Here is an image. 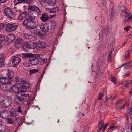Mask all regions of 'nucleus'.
I'll return each mask as SVG.
<instances>
[{
    "instance_id": "obj_1",
    "label": "nucleus",
    "mask_w": 132,
    "mask_h": 132,
    "mask_svg": "<svg viewBox=\"0 0 132 132\" xmlns=\"http://www.w3.org/2000/svg\"><path fill=\"white\" fill-rule=\"evenodd\" d=\"M23 85L21 86L19 85L18 83L13 86L12 87L13 91L16 93L18 92L19 90V89L21 92L24 93L26 92L27 89L29 87V85L28 83L24 81H23Z\"/></svg>"
},
{
    "instance_id": "obj_2",
    "label": "nucleus",
    "mask_w": 132,
    "mask_h": 132,
    "mask_svg": "<svg viewBox=\"0 0 132 132\" xmlns=\"http://www.w3.org/2000/svg\"><path fill=\"white\" fill-rule=\"evenodd\" d=\"M22 56L23 58H27L30 57V64L33 65H37L39 62V59L37 57H34V55L33 54L24 53L22 55Z\"/></svg>"
},
{
    "instance_id": "obj_3",
    "label": "nucleus",
    "mask_w": 132,
    "mask_h": 132,
    "mask_svg": "<svg viewBox=\"0 0 132 132\" xmlns=\"http://www.w3.org/2000/svg\"><path fill=\"white\" fill-rule=\"evenodd\" d=\"M23 24L25 26L31 28H34L37 27V23L34 21H32L29 19H27L25 20L23 22Z\"/></svg>"
},
{
    "instance_id": "obj_4",
    "label": "nucleus",
    "mask_w": 132,
    "mask_h": 132,
    "mask_svg": "<svg viewBox=\"0 0 132 132\" xmlns=\"http://www.w3.org/2000/svg\"><path fill=\"white\" fill-rule=\"evenodd\" d=\"M121 15L122 17L124 18L125 22H129L131 20L132 17L130 16V13L124 7L122 10Z\"/></svg>"
},
{
    "instance_id": "obj_5",
    "label": "nucleus",
    "mask_w": 132,
    "mask_h": 132,
    "mask_svg": "<svg viewBox=\"0 0 132 132\" xmlns=\"http://www.w3.org/2000/svg\"><path fill=\"white\" fill-rule=\"evenodd\" d=\"M18 26L13 23H9L6 24V31L7 32H11L15 30Z\"/></svg>"
},
{
    "instance_id": "obj_6",
    "label": "nucleus",
    "mask_w": 132,
    "mask_h": 132,
    "mask_svg": "<svg viewBox=\"0 0 132 132\" xmlns=\"http://www.w3.org/2000/svg\"><path fill=\"white\" fill-rule=\"evenodd\" d=\"M4 13L5 15L10 19L14 18V14L12 11L11 9L9 7L5 8L4 10Z\"/></svg>"
},
{
    "instance_id": "obj_7",
    "label": "nucleus",
    "mask_w": 132,
    "mask_h": 132,
    "mask_svg": "<svg viewBox=\"0 0 132 132\" xmlns=\"http://www.w3.org/2000/svg\"><path fill=\"white\" fill-rule=\"evenodd\" d=\"M27 100L26 99L22 98L19 96L16 95L14 98L15 103L19 105H20L23 103Z\"/></svg>"
},
{
    "instance_id": "obj_8",
    "label": "nucleus",
    "mask_w": 132,
    "mask_h": 132,
    "mask_svg": "<svg viewBox=\"0 0 132 132\" xmlns=\"http://www.w3.org/2000/svg\"><path fill=\"white\" fill-rule=\"evenodd\" d=\"M121 85V88L124 89V87H127L132 84V80H126L121 81L119 84Z\"/></svg>"
},
{
    "instance_id": "obj_9",
    "label": "nucleus",
    "mask_w": 132,
    "mask_h": 132,
    "mask_svg": "<svg viewBox=\"0 0 132 132\" xmlns=\"http://www.w3.org/2000/svg\"><path fill=\"white\" fill-rule=\"evenodd\" d=\"M40 27L43 32H47L49 29V25L47 23H41L40 25Z\"/></svg>"
},
{
    "instance_id": "obj_10",
    "label": "nucleus",
    "mask_w": 132,
    "mask_h": 132,
    "mask_svg": "<svg viewBox=\"0 0 132 132\" xmlns=\"http://www.w3.org/2000/svg\"><path fill=\"white\" fill-rule=\"evenodd\" d=\"M16 37L13 33H11L8 35L6 37L7 41L9 43L13 42L15 39Z\"/></svg>"
},
{
    "instance_id": "obj_11",
    "label": "nucleus",
    "mask_w": 132,
    "mask_h": 132,
    "mask_svg": "<svg viewBox=\"0 0 132 132\" xmlns=\"http://www.w3.org/2000/svg\"><path fill=\"white\" fill-rule=\"evenodd\" d=\"M25 44L27 47L29 48L34 49L37 47V43L36 42H26L25 43Z\"/></svg>"
},
{
    "instance_id": "obj_12",
    "label": "nucleus",
    "mask_w": 132,
    "mask_h": 132,
    "mask_svg": "<svg viewBox=\"0 0 132 132\" xmlns=\"http://www.w3.org/2000/svg\"><path fill=\"white\" fill-rule=\"evenodd\" d=\"M21 61V59L20 57L17 56L14 57L11 61L12 64L13 65V66H16Z\"/></svg>"
},
{
    "instance_id": "obj_13",
    "label": "nucleus",
    "mask_w": 132,
    "mask_h": 132,
    "mask_svg": "<svg viewBox=\"0 0 132 132\" xmlns=\"http://www.w3.org/2000/svg\"><path fill=\"white\" fill-rule=\"evenodd\" d=\"M29 10H30L37 12L38 13H40V11L39 8L35 5H30L28 8Z\"/></svg>"
},
{
    "instance_id": "obj_14",
    "label": "nucleus",
    "mask_w": 132,
    "mask_h": 132,
    "mask_svg": "<svg viewBox=\"0 0 132 132\" xmlns=\"http://www.w3.org/2000/svg\"><path fill=\"white\" fill-rule=\"evenodd\" d=\"M8 102H9L7 101V103L6 102L5 103L4 101H1L0 102V108L2 109H4L10 106L11 104V102H10L9 104H7Z\"/></svg>"
},
{
    "instance_id": "obj_15",
    "label": "nucleus",
    "mask_w": 132,
    "mask_h": 132,
    "mask_svg": "<svg viewBox=\"0 0 132 132\" xmlns=\"http://www.w3.org/2000/svg\"><path fill=\"white\" fill-rule=\"evenodd\" d=\"M23 43V41L22 39L19 38L15 41V45L16 47H19L22 45Z\"/></svg>"
},
{
    "instance_id": "obj_16",
    "label": "nucleus",
    "mask_w": 132,
    "mask_h": 132,
    "mask_svg": "<svg viewBox=\"0 0 132 132\" xmlns=\"http://www.w3.org/2000/svg\"><path fill=\"white\" fill-rule=\"evenodd\" d=\"M24 36L26 39L31 41H35L36 38L32 35H30L28 34H24Z\"/></svg>"
},
{
    "instance_id": "obj_17",
    "label": "nucleus",
    "mask_w": 132,
    "mask_h": 132,
    "mask_svg": "<svg viewBox=\"0 0 132 132\" xmlns=\"http://www.w3.org/2000/svg\"><path fill=\"white\" fill-rule=\"evenodd\" d=\"M40 19L42 22H45L48 20L49 17L47 14L44 13L42 14V16L40 17Z\"/></svg>"
},
{
    "instance_id": "obj_18",
    "label": "nucleus",
    "mask_w": 132,
    "mask_h": 132,
    "mask_svg": "<svg viewBox=\"0 0 132 132\" xmlns=\"http://www.w3.org/2000/svg\"><path fill=\"white\" fill-rule=\"evenodd\" d=\"M0 82L4 84H10V80L9 78L2 77L0 79Z\"/></svg>"
},
{
    "instance_id": "obj_19",
    "label": "nucleus",
    "mask_w": 132,
    "mask_h": 132,
    "mask_svg": "<svg viewBox=\"0 0 132 132\" xmlns=\"http://www.w3.org/2000/svg\"><path fill=\"white\" fill-rule=\"evenodd\" d=\"M7 76L9 78H13L14 75V73L13 71L11 70L7 69V72L6 73Z\"/></svg>"
},
{
    "instance_id": "obj_20",
    "label": "nucleus",
    "mask_w": 132,
    "mask_h": 132,
    "mask_svg": "<svg viewBox=\"0 0 132 132\" xmlns=\"http://www.w3.org/2000/svg\"><path fill=\"white\" fill-rule=\"evenodd\" d=\"M36 43H37V46L39 48H44L46 46L45 43L42 41H39L37 42H36Z\"/></svg>"
},
{
    "instance_id": "obj_21",
    "label": "nucleus",
    "mask_w": 132,
    "mask_h": 132,
    "mask_svg": "<svg viewBox=\"0 0 132 132\" xmlns=\"http://www.w3.org/2000/svg\"><path fill=\"white\" fill-rule=\"evenodd\" d=\"M48 25L50 27V29H53L56 25V23L55 21L52 20L50 21Z\"/></svg>"
},
{
    "instance_id": "obj_22",
    "label": "nucleus",
    "mask_w": 132,
    "mask_h": 132,
    "mask_svg": "<svg viewBox=\"0 0 132 132\" xmlns=\"http://www.w3.org/2000/svg\"><path fill=\"white\" fill-rule=\"evenodd\" d=\"M17 115V112L14 109H12L10 112L9 116L10 117H15Z\"/></svg>"
},
{
    "instance_id": "obj_23",
    "label": "nucleus",
    "mask_w": 132,
    "mask_h": 132,
    "mask_svg": "<svg viewBox=\"0 0 132 132\" xmlns=\"http://www.w3.org/2000/svg\"><path fill=\"white\" fill-rule=\"evenodd\" d=\"M27 15L26 13H22L19 16L18 19L20 20H23L26 18Z\"/></svg>"
},
{
    "instance_id": "obj_24",
    "label": "nucleus",
    "mask_w": 132,
    "mask_h": 132,
    "mask_svg": "<svg viewBox=\"0 0 132 132\" xmlns=\"http://www.w3.org/2000/svg\"><path fill=\"white\" fill-rule=\"evenodd\" d=\"M34 33L39 36H42L43 35V34L38 29H35L34 30Z\"/></svg>"
},
{
    "instance_id": "obj_25",
    "label": "nucleus",
    "mask_w": 132,
    "mask_h": 132,
    "mask_svg": "<svg viewBox=\"0 0 132 132\" xmlns=\"http://www.w3.org/2000/svg\"><path fill=\"white\" fill-rule=\"evenodd\" d=\"M56 0H47V3L50 6H54L56 3Z\"/></svg>"
},
{
    "instance_id": "obj_26",
    "label": "nucleus",
    "mask_w": 132,
    "mask_h": 132,
    "mask_svg": "<svg viewBox=\"0 0 132 132\" xmlns=\"http://www.w3.org/2000/svg\"><path fill=\"white\" fill-rule=\"evenodd\" d=\"M7 112L5 110H4L0 113V117L2 118H4L6 116Z\"/></svg>"
},
{
    "instance_id": "obj_27",
    "label": "nucleus",
    "mask_w": 132,
    "mask_h": 132,
    "mask_svg": "<svg viewBox=\"0 0 132 132\" xmlns=\"http://www.w3.org/2000/svg\"><path fill=\"white\" fill-rule=\"evenodd\" d=\"M131 62L130 61H128L125 64H122L120 67L124 66L125 67V69H126L130 68L129 65L131 64Z\"/></svg>"
},
{
    "instance_id": "obj_28",
    "label": "nucleus",
    "mask_w": 132,
    "mask_h": 132,
    "mask_svg": "<svg viewBox=\"0 0 132 132\" xmlns=\"http://www.w3.org/2000/svg\"><path fill=\"white\" fill-rule=\"evenodd\" d=\"M26 0H15L14 1V4L16 5L17 4L21 3H24Z\"/></svg>"
},
{
    "instance_id": "obj_29",
    "label": "nucleus",
    "mask_w": 132,
    "mask_h": 132,
    "mask_svg": "<svg viewBox=\"0 0 132 132\" xmlns=\"http://www.w3.org/2000/svg\"><path fill=\"white\" fill-rule=\"evenodd\" d=\"M109 78L110 80L113 82L114 84L116 83V78L112 75H110L109 76Z\"/></svg>"
},
{
    "instance_id": "obj_30",
    "label": "nucleus",
    "mask_w": 132,
    "mask_h": 132,
    "mask_svg": "<svg viewBox=\"0 0 132 132\" xmlns=\"http://www.w3.org/2000/svg\"><path fill=\"white\" fill-rule=\"evenodd\" d=\"M104 124L103 122L101 121L98 123L99 127L98 129L100 130L103 128Z\"/></svg>"
},
{
    "instance_id": "obj_31",
    "label": "nucleus",
    "mask_w": 132,
    "mask_h": 132,
    "mask_svg": "<svg viewBox=\"0 0 132 132\" xmlns=\"http://www.w3.org/2000/svg\"><path fill=\"white\" fill-rule=\"evenodd\" d=\"M114 48H112L111 50L110 51L109 54L108 56V59L109 60H110L112 57V51H113Z\"/></svg>"
},
{
    "instance_id": "obj_32",
    "label": "nucleus",
    "mask_w": 132,
    "mask_h": 132,
    "mask_svg": "<svg viewBox=\"0 0 132 132\" xmlns=\"http://www.w3.org/2000/svg\"><path fill=\"white\" fill-rule=\"evenodd\" d=\"M5 36L2 34L0 35V43H2L5 40Z\"/></svg>"
},
{
    "instance_id": "obj_33",
    "label": "nucleus",
    "mask_w": 132,
    "mask_h": 132,
    "mask_svg": "<svg viewBox=\"0 0 132 132\" xmlns=\"http://www.w3.org/2000/svg\"><path fill=\"white\" fill-rule=\"evenodd\" d=\"M7 123L12 124L13 123V121L12 119L7 118L6 119Z\"/></svg>"
},
{
    "instance_id": "obj_34",
    "label": "nucleus",
    "mask_w": 132,
    "mask_h": 132,
    "mask_svg": "<svg viewBox=\"0 0 132 132\" xmlns=\"http://www.w3.org/2000/svg\"><path fill=\"white\" fill-rule=\"evenodd\" d=\"M40 61V64H45L47 62V60L45 58H43Z\"/></svg>"
},
{
    "instance_id": "obj_35",
    "label": "nucleus",
    "mask_w": 132,
    "mask_h": 132,
    "mask_svg": "<svg viewBox=\"0 0 132 132\" xmlns=\"http://www.w3.org/2000/svg\"><path fill=\"white\" fill-rule=\"evenodd\" d=\"M35 57L38 59L39 58L41 60L42 59V58L43 57V55L41 54H36Z\"/></svg>"
},
{
    "instance_id": "obj_36",
    "label": "nucleus",
    "mask_w": 132,
    "mask_h": 132,
    "mask_svg": "<svg viewBox=\"0 0 132 132\" xmlns=\"http://www.w3.org/2000/svg\"><path fill=\"white\" fill-rule=\"evenodd\" d=\"M38 71V70L37 69H32L30 71V74L31 75L32 74L35 73Z\"/></svg>"
},
{
    "instance_id": "obj_37",
    "label": "nucleus",
    "mask_w": 132,
    "mask_h": 132,
    "mask_svg": "<svg viewBox=\"0 0 132 132\" xmlns=\"http://www.w3.org/2000/svg\"><path fill=\"white\" fill-rule=\"evenodd\" d=\"M47 3V0H42L41 1L40 3L42 6L45 5V4Z\"/></svg>"
},
{
    "instance_id": "obj_38",
    "label": "nucleus",
    "mask_w": 132,
    "mask_h": 132,
    "mask_svg": "<svg viewBox=\"0 0 132 132\" xmlns=\"http://www.w3.org/2000/svg\"><path fill=\"white\" fill-rule=\"evenodd\" d=\"M5 130V127L3 126L0 125V132H4Z\"/></svg>"
},
{
    "instance_id": "obj_39",
    "label": "nucleus",
    "mask_w": 132,
    "mask_h": 132,
    "mask_svg": "<svg viewBox=\"0 0 132 132\" xmlns=\"http://www.w3.org/2000/svg\"><path fill=\"white\" fill-rule=\"evenodd\" d=\"M104 94L103 93H101V92H100L99 94V96L98 97V100H101Z\"/></svg>"
},
{
    "instance_id": "obj_40",
    "label": "nucleus",
    "mask_w": 132,
    "mask_h": 132,
    "mask_svg": "<svg viewBox=\"0 0 132 132\" xmlns=\"http://www.w3.org/2000/svg\"><path fill=\"white\" fill-rule=\"evenodd\" d=\"M117 127V126H112L109 128L108 129H109V130L111 129H113L112 130L110 131H113V130H115Z\"/></svg>"
},
{
    "instance_id": "obj_41",
    "label": "nucleus",
    "mask_w": 132,
    "mask_h": 132,
    "mask_svg": "<svg viewBox=\"0 0 132 132\" xmlns=\"http://www.w3.org/2000/svg\"><path fill=\"white\" fill-rule=\"evenodd\" d=\"M21 107L20 106H19L18 107L17 109H15V111H16V112H17L20 113H21L22 112V111L21 110Z\"/></svg>"
},
{
    "instance_id": "obj_42",
    "label": "nucleus",
    "mask_w": 132,
    "mask_h": 132,
    "mask_svg": "<svg viewBox=\"0 0 132 132\" xmlns=\"http://www.w3.org/2000/svg\"><path fill=\"white\" fill-rule=\"evenodd\" d=\"M54 9V13L58 11L59 9V8L58 6L54 7L53 8Z\"/></svg>"
},
{
    "instance_id": "obj_43",
    "label": "nucleus",
    "mask_w": 132,
    "mask_h": 132,
    "mask_svg": "<svg viewBox=\"0 0 132 132\" xmlns=\"http://www.w3.org/2000/svg\"><path fill=\"white\" fill-rule=\"evenodd\" d=\"M130 27L129 26H127L124 28V30L126 31H127L130 28Z\"/></svg>"
},
{
    "instance_id": "obj_44",
    "label": "nucleus",
    "mask_w": 132,
    "mask_h": 132,
    "mask_svg": "<svg viewBox=\"0 0 132 132\" xmlns=\"http://www.w3.org/2000/svg\"><path fill=\"white\" fill-rule=\"evenodd\" d=\"M130 73L129 72H128L126 74H125L123 76V78H125L126 77L129 76L130 74Z\"/></svg>"
},
{
    "instance_id": "obj_45",
    "label": "nucleus",
    "mask_w": 132,
    "mask_h": 132,
    "mask_svg": "<svg viewBox=\"0 0 132 132\" xmlns=\"http://www.w3.org/2000/svg\"><path fill=\"white\" fill-rule=\"evenodd\" d=\"M26 2L27 3L30 4H31L33 2L32 0H26Z\"/></svg>"
},
{
    "instance_id": "obj_46",
    "label": "nucleus",
    "mask_w": 132,
    "mask_h": 132,
    "mask_svg": "<svg viewBox=\"0 0 132 132\" xmlns=\"http://www.w3.org/2000/svg\"><path fill=\"white\" fill-rule=\"evenodd\" d=\"M20 95L22 96L26 97H28L29 96V94H27L21 93V94Z\"/></svg>"
},
{
    "instance_id": "obj_47",
    "label": "nucleus",
    "mask_w": 132,
    "mask_h": 132,
    "mask_svg": "<svg viewBox=\"0 0 132 132\" xmlns=\"http://www.w3.org/2000/svg\"><path fill=\"white\" fill-rule=\"evenodd\" d=\"M3 61L1 58H0V67L3 66L4 65Z\"/></svg>"
},
{
    "instance_id": "obj_48",
    "label": "nucleus",
    "mask_w": 132,
    "mask_h": 132,
    "mask_svg": "<svg viewBox=\"0 0 132 132\" xmlns=\"http://www.w3.org/2000/svg\"><path fill=\"white\" fill-rule=\"evenodd\" d=\"M15 12L17 14H19L21 13V11L19 9H16L15 10Z\"/></svg>"
},
{
    "instance_id": "obj_49",
    "label": "nucleus",
    "mask_w": 132,
    "mask_h": 132,
    "mask_svg": "<svg viewBox=\"0 0 132 132\" xmlns=\"http://www.w3.org/2000/svg\"><path fill=\"white\" fill-rule=\"evenodd\" d=\"M8 51L9 53H13V49L12 47H11L9 49Z\"/></svg>"
},
{
    "instance_id": "obj_50",
    "label": "nucleus",
    "mask_w": 132,
    "mask_h": 132,
    "mask_svg": "<svg viewBox=\"0 0 132 132\" xmlns=\"http://www.w3.org/2000/svg\"><path fill=\"white\" fill-rule=\"evenodd\" d=\"M4 27V25L3 23L0 24V30L3 28Z\"/></svg>"
},
{
    "instance_id": "obj_51",
    "label": "nucleus",
    "mask_w": 132,
    "mask_h": 132,
    "mask_svg": "<svg viewBox=\"0 0 132 132\" xmlns=\"http://www.w3.org/2000/svg\"><path fill=\"white\" fill-rule=\"evenodd\" d=\"M129 54H130V53H128L127 54V55H125V58L126 59L129 57L130 56Z\"/></svg>"
},
{
    "instance_id": "obj_52",
    "label": "nucleus",
    "mask_w": 132,
    "mask_h": 132,
    "mask_svg": "<svg viewBox=\"0 0 132 132\" xmlns=\"http://www.w3.org/2000/svg\"><path fill=\"white\" fill-rule=\"evenodd\" d=\"M132 37V32L130 34L128 35L127 37V38H130Z\"/></svg>"
},
{
    "instance_id": "obj_53",
    "label": "nucleus",
    "mask_w": 132,
    "mask_h": 132,
    "mask_svg": "<svg viewBox=\"0 0 132 132\" xmlns=\"http://www.w3.org/2000/svg\"><path fill=\"white\" fill-rule=\"evenodd\" d=\"M30 19H31V20H35V16L33 15H32L30 17Z\"/></svg>"
},
{
    "instance_id": "obj_54",
    "label": "nucleus",
    "mask_w": 132,
    "mask_h": 132,
    "mask_svg": "<svg viewBox=\"0 0 132 132\" xmlns=\"http://www.w3.org/2000/svg\"><path fill=\"white\" fill-rule=\"evenodd\" d=\"M15 81L16 82H18L19 81V79L18 77H15L14 78Z\"/></svg>"
},
{
    "instance_id": "obj_55",
    "label": "nucleus",
    "mask_w": 132,
    "mask_h": 132,
    "mask_svg": "<svg viewBox=\"0 0 132 132\" xmlns=\"http://www.w3.org/2000/svg\"><path fill=\"white\" fill-rule=\"evenodd\" d=\"M24 65L28 67L29 65V63L26 62L24 63Z\"/></svg>"
},
{
    "instance_id": "obj_56",
    "label": "nucleus",
    "mask_w": 132,
    "mask_h": 132,
    "mask_svg": "<svg viewBox=\"0 0 132 132\" xmlns=\"http://www.w3.org/2000/svg\"><path fill=\"white\" fill-rule=\"evenodd\" d=\"M122 102V100H119L118 101H117L116 102V105L118 104L119 103H120V102Z\"/></svg>"
},
{
    "instance_id": "obj_57",
    "label": "nucleus",
    "mask_w": 132,
    "mask_h": 132,
    "mask_svg": "<svg viewBox=\"0 0 132 132\" xmlns=\"http://www.w3.org/2000/svg\"><path fill=\"white\" fill-rule=\"evenodd\" d=\"M7 0H0V2L1 3H5L6 2Z\"/></svg>"
},
{
    "instance_id": "obj_58",
    "label": "nucleus",
    "mask_w": 132,
    "mask_h": 132,
    "mask_svg": "<svg viewBox=\"0 0 132 132\" xmlns=\"http://www.w3.org/2000/svg\"><path fill=\"white\" fill-rule=\"evenodd\" d=\"M45 10L46 11H48V12L50 13H51V10L50 9L46 8L45 9Z\"/></svg>"
},
{
    "instance_id": "obj_59",
    "label": "nucleus",
    "mask_w": 132,
    "mask_h": 132,
    "mask_svg": "<svg viewBox=\"0 0 132 132\" xmlns=\"http://www.w3.org/2000/svg\"><path fill=\"white\" fill-rule=\"evenodd\" d=\"M89 127V126H88L87 125V126L86 128H87V130L86 131H85V130L84 129L83 131V132H88V131L89 129L88 128V127Z\"/></svg>"
},
{
    "instance_id": "obj_60",
    "label": "nucleus",
    "mask_w": 132,
    "mask_h": 132,
    "mask_svg": "<svg viewBox=\"0 0 132 132\" xmlns=\"http://www.w3.org/2000/svg\"><path fill=\"white\" fill-rule=\"evenodd\" d=\"M108 125V124H106L105 125L104 127V128L103 130V131H105V130L106 129V128L107 127Z\"/></svg>"
},
{
    "instance_id": "obj_61",
    "label": "nucleus",
    "mask_w": 132,
    "mask_h": 132,
    "mask_svg": "<svg viewBox=\"0 0 132 132\" xmlns=\"http://www.w3.org/2000/svg\"><path fill=\"white\" fill-rule=\"evenodd\" d=\"M56 16V14H54L52 15H51L50 16V18H53L55 17Z\"/></svg>"
},
{
    "instance_id": "obj_62",
    "label": "nucleus",
    "mask_w": 132,
    "mask_h": 132,
    "mask_svg": "<svg viewBox=\"0 0 132 132\" xmlns=\"http://www.w3.org/2000/svg\"><path fill=\"white\" fill-rule=\"evenodd\" d=\"M51 10V13H54V9H53L52 8V9H50Z\"/></svg>"
},
{
    "instance_id": "obj_63",
    "label": "nucleus",
    "mask_w": 132,
    "mask_h": 132,
    "mask_svg": "<svg viewBox=\"0 0 132 132\" xmlns=\"http://www.w3.org/2000/svg\"><path fill=\"white\" fill-rule=\"evenodd\" d=\"M126 42H124L123 43V44H122V47H123V46H124L126 44Z\"/></svg>"
},
{
    "instance_id": "obj_64",
    "label": "nucleus",
    "mask_w": 132,
    "mask_h": 132,
    "mask_svg": "<svg viewBox=\"0 0 132 132\" xmlns=\"http://www.w3.org/2000/svg\"><path fill=\"white\" fill-rule=\"evenodd\" d=\"M131 114L130 115V117L131 119L132 120V113H130Z\"/></svg>"
}]
</instances>
